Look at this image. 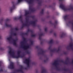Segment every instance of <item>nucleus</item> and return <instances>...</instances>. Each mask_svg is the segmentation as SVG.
I'll return each instance as SVG.
<instances>
[{"label": "nucleus", "instance_id": "f257e3e1", "mask_svg": "<svg viewBox=\"0 0 73 73\" xmlns=\"http://www.w3.org/2000/svg\"><path fill=\"white\" fill-rule=\"evenodd\" d=\"M33 40L30 39V44H28V69H30L32 65H35L36 63L35 62H32L31 60V47L33 46Z\"/></svg>", "mask_w": 73, "mask_h": 73}, {"label": "nucleus", "instance_id": "f03ea898", "mask_svg": "<svg viewBox=\"0 0 73 73\" xmlns=\"http://www.w3.org/2000/svg\"><path fill=\"white\" fill-rule=\"evenodd\" d=\"M36 48L38 49V55L39 56L40 59L41 60L42 59L41 56H44L46 60H44V62H47L48 60V58L47 57V55L45 54L46 52V50H45L43 48H40L39 46H36Z\"/></svg>", "mask_w": 73, "mask_h": 73}, {"label": "nucleus", "instance_id": "7ed1b4c3", "mask_svg": "<svg viewBox=\"0 0 73 73\" xmlns=\"http://www.w3.org/2000/svg\"><path fill=\"white\" fill-rule=\"evenodd\" d=\"M21 52L20 50L17 51V56L15 55V52L14 51L12 50L11 48H9V54L11 57L13 58H18L19 57H23L24 55L21 54Z\"/></svg>", "mask_w": 73, "mask_h": 73}, {"label": "nucleus", "instance_id": "20e7f679", "mask_svg": "<svg viewBox=\"0 0 73 73\" xmlns=\"http://www.w3.org/2000/svg\"><path fill=\"white\" fill-rule=\"evenodd\" d=\"M60 3V7L62 9L64 10V11H70V10H73V6L72 5H70L68 8L65 7V5L62 4V1L64 0H59Z\"/></svg>", "mask_w": 73, "mask_h": 73}, {"label": "nucleus", "instance_id": "39448f33", "mask_svg": "<svg viewBox=\"0 0 73 73\" xmlns=\"http://www.w3.org/2000/svg\"><path fill=\"white\" fill-rule=\"evenodd\" d=\"M61 46H58L57 48H54L52 49V46H50L48 48V50H50V54L51 56L53 55V53H59L61 50Z\"/></svg>", "mask_w": 73, "mask_h": 73}, {"label": "nucleus", "instance_id": "423d86ee", "mask_svg": "<svg viewBox=\"0 0 73 73\" xmlns=\"http://www.w3.org/2000/svg\"><path fill=\"white\" fill-rule=\"evenodd\" d=\"M13 36H16V33H12L11 35L9 37L7 38V40L10 43H13V45L16 46V42L17 40V39H16L15 40L13 39L12 38Z\"/></svg>", "mask_w": 73, "mask_h": 73}, {"label": "nucleus", "instance_id": "0eeeda50", "mask_svg": "<svg viewBox=\"0 0 73 73\" xmlns=\"http://www.w3.org/2000/svg\"><path fill=\"white\" fill-rule=\"evenodd\" d=\"M35 0L37 1L39 6H41L42 3L44 2L43 0H29L28 1L29 4H30L29 8H34L32 5H34V2Z\"/></svg>", "mask_w": 73, "mask_h": 73}, {"label": "nucleus", "instance_id": "6e6552de", "mask_svg": "<svg viewBox=\"0 0 73 73\" xmlns=\"http://www.w3.org/2000/svg\"><path fill=\"white\" fill-rule=\"evenodd\" d=\"M59 62H60V61L56 60L52 64V65L53 66L54 68L55 69H56L57 71H60L61 70V69L59 67L60 64Z\"/></svg>", "mask_w": 73, "mask_h": 73}, {"label": "nucleus", "instance_id": "1a4fd4ad", "mask_svg": "<svg viewBox=\"0 0 73 73\" xmlns=\"http://www.w3.org/2000/svg\"><path fill=\"white\" fill-rule=\"evenodd\" d=\"M60 61L62 63H63L64 64H65V65H67L71 64L73 65V60H72V62H70L69 61V59L68 58H66L65 62H64L63 60H61Z\"/></svg>", "mask_w": 73, "mask_h": 73}, {"label": "nucleus", "instance_id": "9d476101", "mask_svg": "<svg viewBox=\"0 0 73 73\" xmlns=\"http://www.w3.org/2000/svg\"><path fill=\"white\" fill-rule=\"evenodd\" d=\"M25 16L26 17V21L22 25V28L24 27H27L28 25V11H25Z\"/></svg>", "mask_w": 73, "mask_h": 73}, {"label": "nucleus", "instance_id": "9b49d317", "mask_svg": "<svg viewBox=\"0 0 73 73\" xmlns=\"http://www.w3.org/2000/svg\"><path fill=\"white\" fill-rule=\"evenodd\" d=\"M21 47L24 50H27L28 49V44L25 43L23 41L20 43Z\"/></svg>", "mask_w": 73, "mask_h": 73}, {"label": "nucleus", "instance_id": "f8f14e48", "mask_svg": "<svg viewBox=\"0 0 73 73\" xmlns=\"http://www.w3.org/2000/svg\"><path fill=\"white\" fill-rule=\"evenodd\" d=\"M66 48L68 50H73V42H71L67 46Z\"/></svg>", "mask_w": 73, "mask_h": 73}, {"label": "nucleus", "instance_id": "ddd939ff", "mask_svg": "<svg viewBox=\"0 0 73 73\" xmlns=\"http://www.w3.org/2000/svg\"><path fill=\"white\" fill-rule=\"evenodd\" d=\"M38 35L39 36V40L40 41V43L41 44H42V42L41 41L42 38V36H43L44 35V34L43 32H40L38 33Z\"/></svg>", "mask_w": 73, "mask_h": 73}, {"label": "nucleus", "instance_id": "4468645a", "mask_svg": "<svg viewBox=\"0 0 73 73\" xmlns=\"http://www.w3.org/2000/svg\"><path fill=\"white\" fill-rule=\"evenodd\" d=\"M30 32L31 33V37H36V34H35L33 32V31L32 30L29 29V28H28V33Z\"/></svg>", "mask_w": 73, "mask_h": 73}, {"label": "nucleus", "instance_id": "2eb2a0df", "mask_svg": "<svg viewBox=\"0 0 73 73\" xmlns=\"http://www.w3.org/2000/svg\"><path fill=\"white\" fill-rule=\"evenodd\" d=\"M9 20L8 19H7L5 21V27H11L12 26V25H8V21H9Z\"/></svg>", "mask_w": 73, "mask_h": 73}, {"label": "nucleus", "instance_id": "dca6fc26", "mask_svg": "<svg viewBox=\"0 0 73 73\" xmlns=\"http://www.w3.org/2000/svg\"><path fill=\"white\" fill-rule=\"evenodd\" d=\"M57 21L56 20H55V22L53 24L52 23V21H49V23L50 24H51L52 25H53V26H54V28H56V26L57 25V24L58 23Z\"/></svg>", "mask_w": 73, "mask_h": 73}, {"label": "nucleus", "instance_id": "f3484780", "mask_svg": "<svg viewBox=\"0 0 73 73\" xmlns=\"http://www.w3.org/2000/svg\"><path fill=\"white\" fill-rule=\"evenodd\" d=\"M12 4H13V6L12 7H10L9 8V11L10 12H12V11H13V9L15 8V5H14V3L13 2H12Z\"/></svg>", "mask_w": 73, "mask_h": 73}, {"label": "nucleus", "instance_id": "a211bd4d", "mask_svg": "<svg viewBox=\"0 0 73 73\" xmlns=\"http://www.w3.org/2000/svg\"><path fill=\"white\" fill-rule=\"evenodd\" d=\"M10 69H13L14 68V63L13 62H11L9 66L8 67Z\"/></svg>", "mask_w": 73, "mask_h": 73}, {"label": "nucleus", "instance_id": "6ab92c4d", "mask_svg": "<svg viewBox=\"0 0 73 73\" xmlns=\"http://www.w3.org/2000/svg\"><path fill=\"white\" fill-rule=\"evenodd\" d=\"M42 70L41 73H46V69L45 68L42 67L41 68Z\"/></svg>", "mask_w": 73, "mask_h": 73}, {"label": "nucleus", "instance_id": "aec40b11", "mask_svg": "<svg viewBox=\"0 0 73 73\" xmlns=\"http://www.w3.org/2000/svg\"><path fill=\"white\" fill-rule=\"evenodd\" d=\"M63 70L66 72H68L69 73H72V70L69 69H65L64 68L63 69Z\"/></svg>", "mask_w": 73, "mask_h": 73}, {"label": "nucleus", "instance_id": "412c9836", "mask_svg": "<svg viewBox=\"0 0 73 73\" xmlns=\"http://www.w3.org/2000/svg\"><path fill=\"white\" fill-rule=\"evenodd\" d=\"M11 32H12V33H13V32H16V31H17L19 30V29H18V28L17 27L15 29L12 28L11 29Z\"/></svg>", "mask_w": 73, "mask_h": 73}, {"label": "nucleus", "instance_id": "4be33fe9", "mask_svg": "<svg viewBox=\"0 0 73 73\" xmlns=\"http://www.w3.org/2000/svg\"><path fill=\"white\" fill-rule=\"evenodd\" d=\"M16 72H20V73H23L24 72L23 71V66H21V67L20 69L17 70Z\"/></svg>", "mask_w": 73, "mask_h": 73}, {"label": "nucleus", "instance_id": "5701e85b", "mask_svg": "<svg viewBox=\"0 0 73 73\" xmlns=\"http://www.w3.org/2000/svg\"><path fill=\"white\" fill-rule=\"evenodd\" d=\"M22 17H23L22 15H21L19 17H15L14 18V20H17L18 19H19L20 20H22Z\"/></svg>", "mask_w": 73, "mask_h": 73}, {"label": "nucleus", "instance_id": "b1692460", "mask_svg": "<svg viewBox=\"0 0 73 73\" xmlns=\"http://www.w3.org/2000/svg\"><path fill=\"white\" fill-rule=\"evenodd\" d=\"M64 20H68V19H69V17L68 15H66L64 17Z\"/></svg>", "mask_w": 73, "mask_h": 73}, {"label": "nucleus", "instance_id": "393cba45", "mask_svg": "<svg viewBox=\"0 0 73 73\" xmlns=\"http://www.w3.org/2000/svg\"><path fill=\"white\" fill-rule=\"evenodd\" d=\"M65 36V33H62L60 35V36L61 38H62L64 36Z\"/></svg>", "mask_w": 73, "mask_h": 73}, {"label": "nucleus", "instance_id": "a878e982", "mask_svg": "<svg viewBox=\"0 0 73 73\" xmlns=\"http://www.w3.org/2000/svg\"><path fill=\"white\" fill-rule=\"evenodd\" d=\"M67 54V52H65L64 51H63L62 52V53L61 55H62L63 54Z\"/></svg>", "mask_w": 73, "mask_h": 73}, {"label": "nucleus", "instance_id": "bb28decb", "mask_svg": "<svg viewBox=\"0 0 73 73\" xmlns=\"http://www.w3.org/2000/svg\"><path fill=\"white\" fill-rule=\"evenodd\" d=\"M53 43V39H51L49 42V43L50 44H52Z\"/></svg>", "mask_w": 73, "mask_h": 73}, {"label": "nucleus", "instance_id": "cd10ccee", "mask_svg": "<svg viewBox=\"0 0 73 73\" xmlns=\"http://www.w3.org/2000/svg\"><path fill=\"white\" fill-rule=\"evenodd\" d=\"M24 62L25 64H26L27 65V66H28V59H25Z\"/></svg>", "mask_w": 73, "mask_h": 73}, {"label": "nucleus", "instance_id": "c85d7f7f", "mask_svg": "<svg viewBox=\"0 0 73 73\" xmlns=\"http://www.w3.org/2000/svg\"><path fill=\"white\" fill-rule=\"evenodd\" d=\"M44 9H42L40 12L41 15H43L44 14Z\"/></svg>", "mask_w": 73, "mask_h": 73}, {"label": "nucleus", "instance_id": "c756f323", "mask_svg": "<svg viewBox=\"0 0 73 73\" xmlns=\"http://www.w3.org/2000/svg\"><path fill=\"white\" fill-rule=\"evenodd\" d=\"M44 31L45 32H48V27H46L44 28Z\"/></svg>", "mask_w": 73, "mask_h": 73}, {"label": "nucleus", "instance_id": "7c9ffc66", "mask_svg": "<svg viewBox=\"0 0 73 73\" xmlns=\"http://www.w3.org/2000/svg\"><path fill=\"white\" fill-rule=\"evenodd\" d=\"M49 8H52L53 9V6L52 5H50L49 6Z\"/></svg>", "mask_w": 73, "mask_h": 73}, {"label": "nucleus", "instance_id": "2f4dec72", "mask_svg": "<svg viewBox=\"0 0 73 73\" xmlns=\"http://www.w3.org/2000/svg\"><path fill=\"white\" fill-rule=\"evenodd\" d=\"M21 1H23V0H18V3H20Z\"/></svg>", "mask_w": 73, "mask_h": 73}, {"label": "nucleus", "instance_id": "473e14b6", "mask_svg": "<svg viewBox=\"0 0 73 73\" xmlns=\"http://www.w3.org/2000/svg\"><path fill=\"white\" fill-rule=\"evenodd\" d=\"M53 32V30H51L50 31V33H52Z\"/></svg>", "mask_w": 73, "mask_h": 73}, {"label": "nucleus", "instance_id": "72a5a7b5", "mask_svg": "<svg viewBox=\"0 0 73 73\" xmlns=\"http://www.w3.org/2000/svg\"><path fill=\"white\" fill-rule=\"evenodd\" d=\"M49 17H50V16L49 15L47 16V19Z\"/></svg>", "mask_w": 73, "mask_h": 73}, {"label": "nucleus", "instance_id": "f704fd0d", "mask_svg": "<svg viewBox=\"0 0 73 73\" xmlns=\"http://www.w3.org/2000/svg\"><path fill=\"white\" fill-rule=\"evenodd\" d=\"M54 36H56V35H57V34H56V33H54Z\"/></svg>", "mask_w": 73, "mask_h": 73}, {"label": "nucleus", "instance_id": "c9c22d12", "mask_svg": "<svg viewBox=\"0 0 73 73\" xmlns=\"http://www.w3.org/2000/svg\"><path fill=\"white\" fill-rule=\"evenodd\" d=\"M56 5V3H53V5Z\"/></svg>", "mask_w": 73, "mask_h": 73}, {"label": "nucleus", "instance_id": "e433bc0d", "mask_svg": "<svg viewBox=\"0 0 73 73\" xmlns=\"http://www.w3.org/2000/svg\"><path fill=\"white\" fill-rule=\"evenodd\" d=\"M36 73H38V70H36Z\"/></svg>", "mask_w": 73, "mask_h": 73}, {"label": "nucleus", "instance_id": "4c0bfd02", "mask_svg": "<svg viewBox=\"0 0 73 73\" xmlns=\"http://www.w3.org/2000/svg\"><path fill=\"white\" fill-rule=\"evenodd\" d=\"M1 63H2V62L0 61V65L1 64Z\"/></svg>", "mask_w": 73, "mask_h": 73}, {"label": "nucleus", "instance_id": "58836bf2", "mask_svg": "<svg viewBox=\"0 0 73 73\" xmlns=\"http://www.w3.org/2000/svg\"><path fill=\"white\" fill-rule=\"evenodd\" d=\"M0 72H3V70L2 69H1L0 70Z\"/></svg>", "mask_w": 73, "mask_h": 73}, {"label": "nucleus", "instance_id": "ea45409f", "mask_svg": "<svg viewBox=\"0 0 73 73\" xmlns=\"http://www.w3.org/2000/svg\"><path fill=\"white\" fill-rule=\"evenodd\" d=\"M47 14H49V12L48 11H47Z\"/></svg>", "mask_w": 73, "mask_h": 73}, {"label": "nucleus", "instance_id": "a19ab883", "mask_svg": "<svg viewBox=\"0 0 73 73\" xmlns=\"http://www.w3.org/2000/svg\"><path fill=\"white\" fill-rule=\"evenodd\" d=\"M0 50H2V48H0Z\"/></svg>", "mask_w": 73, "mask_h": 73}, {"label": "nucleus", "instance_id": "79ce46f5", "mask_svg": "<svg viewBox=\"0 0 73 73\" xmlns=\"http://www.w3.org/2000/svg\"><path fill=\"white\" fill-rule=\"evenodd\" d=\"M25 0L27 1V2H28V0Z\"/></svg>", "mask_w": 73, "mask_h": 73}, {"label": "nucleus", "instance_id": "37998d69", "mask_svg": "<svg viewBox=\"0 0 73 73\" xmlns=\"http://www.w3.org/2000/svg\"><path fill=\"white\" fill-rule=\"evenodd\" d=\"M1 36H0V39L1 38Z\"/></svg>", "mask_w": 73, "mask_h": 73}, {"label": "nucleus", "instance_id": "c03bdc74", "mask_svg": "<svg viewBox=\"0 0 73 73\" xmlns=\"http://www.w3.org/2000/svg\"><path fill=\"white\" fill-rule=\"evenodd\" d=\"M1 10V8H0V11Z\"/></svg>", "mask_w": 73, "mask_h": 73}, {"label": "nucleus", "instance_id": "a18cd8bd", "mask_svg": "<svg viewBox=\"0 0 73 73\" xmlns=\"http://www.w3.org/2000/svg\"><path fill=\"white\" fill-rule=\"evenodd\" d=\"M28 41H29V40L28 39Z\"/></svg>", "mask_w": 73, "mask_h": 73}]
</instances>
